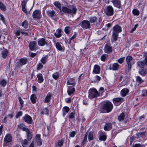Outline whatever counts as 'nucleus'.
Wrapping results in <instances>:
<instances>
[{"label":"nucleus","mask_w":147,"mask_h":147,"mask_svg":"<svg viewBox=\"0 0 147 147\" xmlns=\"http://www.w3.org/2000/svg\"><path fill=\"white\" fill-rule=\"evenodd\" d=\"M136 81L139 84L143 83L144 82V80L142 79L141 77L139 76H136Z\"/></svg>","instance_id":"34"},{"label":"nucleus","mask_w":147,"mask_h":147,"mask_svg":"<svg viewBox=\"0 0 147 147\" xmlns=\"http://www.w3.org/2000/svg\"><path fill=\"white\" fill-rule=\"evenodd\" d=\"M72 30L71 28L69 26H67L65 27V33L67 35H69L70 33Z\"/></svg>","instance_id":"32"},{"label":"nucleus","mask_w":147,"mask_h":147,"mask_svg":"<svg viewBox=\"0 0 147 147\" xmlns=\"http://www.w3.org/2000/svg\"><path fill=\"white\" fill-rule=\"evenodd\" d=\"M61 30L59 29L57 30L55 33V36L57 38L60 37L61 35Z\"/></svg>","instance_id":"35"},{"label":"nucleus","mask_w":147,"mask_h":147,"mask_svg":"<svg viewBox=\"0 0 147 147\" xmlns=\"http://www.w3.org/2000/svg\"><path fill=\"white\" fill-rule=\"evenodd\" d=\"M27 133V138L28 140H30L32 138V134H31L30 132L29 129L28 130V131H26Z\"/></svg>","instance_id":"43"},{"label":"nucleus","mask_w":147,"mask_h":147,"mask_svg":"<svg viewBox=\"0 0 147 147\" xmlns=\"http://www.w3.org/2000/svg\"><path fill=\"white\" fill-rule=\"evenodd\" d=\"M79 25L84 29H87L90 28V22L87 20L82 21Z\"/></svg>","instance_id":"6"},{"label":"nucleus","mask_w":147,"mask_h":147,"mask_svg":"<svg viewBox=\"0 0 147 147\" xmlns=\"http://www.w3.org/2000/svg\"><path fill=\"white\" fill-rule=\"evenodd\" d=\"M49 110L47 108H45L43 109L41 112L42 114H45L48 115Z\"/></svg>","instance_id":"41"},{"label":"nucleus","mask_w":147,"mask_h":147,"mask_svg":"<svg viewBox=\"0 0 147 147\" xmlns=\"http://www.w3.org/2000/svg\"><path fill=\"white\" fill-rule=\"evenodd\" d=\"M125 117V114L124 113H122L119 115L118 116V119L119 121L123 120Z\"/></svg>","instance_id":"38"},{"label":"nucleus","mask_w":147,"mask_h":147,"mask_svg":"<svg viewBox=\"0 0 147 147\" xmlns=\"http://www.w3.org/2000/svg\"><path fill=\"white\" fill-rule=\"evenodd\" d=\"M27 62V59L22 58L20 59L19 61L17 62L16 63V66L17 67L20 68L22 65L26 64Z\"/></svg>","instance_id":"9"},{"label":"nucleus","mask_w":147,"mask_h":147,"mask_svg":"<svg viewBox=\"0 0 147 147\" xmlns=\"http://www.w3.org/2000/svg\"><path fill=\"white\" fill-rule=\"evenodd\" d=\"M100 96V94L94 88H92L90 90L88 97L89 98L92 99Z\"/></svg>","instance_id":"4"},{"label":"nucleus","mask_w":147,"mask_h":147,"mask_svg":"<svg viewBox=\"0 0 147 147\" xmlns=\"http://www.w3.org/2000/svg\"><path fill=\"white\" fill-rule=\"evenodd\" d=\"M72 86H68L67 88V91L68 95L70 96L73 94L75 91V89Z\"/></svg>","instance_id":"16"},{"label":"nucleus","mask_w":147,"mask_h":147,"mask_svg":"<svg viewBox=\"0 0 147 147\" xmlns=\"http://www.w3.org/2000/svg\"><path fill=\"white\" fill-rule=\"evenodd\" d=\"M133 14L135 15L138 16L139 14V11L137 9H134L132 11Z\"/></svg>","instance_id":"50"},{"label":"nucleus","mask_w":147,"mask_h":147,"mask_svg":"<svg viewBox=\"0 0 147 147\" xmlns=\"http://www.w3.org/2000/svg\"><path fill=\"white\" fill-rule=\"evenodd\" d=\"M12 140V137L9 134H7L6 135L4 139V144L3 146H9L6 144V143L11 142Z\"/></svg>","instance_id":"10"},{"label":"nucleus","mask_w":147,"mask_h":147,"mask_svg":"<svg viewBox=\"0 0 147 147\" xmlns=\"http://www.w3.org/2000/svg\"><path fill=\"white\" fill-rule=\"evenodd\" d=\"M67 79V80L66 83L67 85H71L72 86L74 87L75 86L76 83L74 78H72Z\"/></svg>","instance_id":"20"},{"label":"nucleus","mask_w":147,"mask_h":147,"mask_svg":"<svg viewBox=\"0 0 147 147\" xmlns=\"http://www.w3.org/2000/svg\"><path fill=\"white\" fill-rule=\"evenodd\" d=\"M7 84V82L4 79H2L0 80V84L1 86L5 87Z\"/></svg>","instance_id":"40"},{"label":"nucleus","mask_w":147,"mask_h":147,"mask_svg":"<svg viewBox=\"0 0 147 147\" xmlns=\"http://www.w3.org/2000/svg\"><path fill=\"white\" fill-rule=\"evenodd\" d=\"M126 60L127 65H126L125 70L127 72H129L131 69V65L134 63L135 62L133 57L129 55L126 57Z\"/></svg>","instance_id":"2"},{"label":"nucleus","mask_w":147,"mask_h":147,"mask_svg":"<svg viewBox=\"0 0 147 147\" xmlns=\"http://www.w3.org/2000/svg\"><path fill=\"white\" fill-rule=\"evenodd\" d=\"M112 2L115 7L118 8H120L121 3L119 0H112Z\"/></svg>","instance_id":"24"},{"label":"nucleus","mask_w":147,"mask_h":147,"mask_svg":"<svg viewBox=\"0 0 147 147\" xmlns=\"http://www.w3.org/2000/svg\"><path fill=\"white\" fill-rule=\"evenodd\" d=\"M36 141L37 145L40 146L42 145V142L41 139L36 140Z\"/></svg>","instance_id":"59"},{"label":"nucleus","mask_w":147,"mask_h":147,"mask_svg":"<svg viewBox=\"0 0 147 147\" xmlns=\"http://www.w3.org/2000/svg\"><path fill=\"white\" fill-rule=\"evenodd\" d=\"M59 74L58 72H56L52 75V77L55 80L57 79L59 77Z\"/></svg>","instance_id":"42"},{"label":"nucleus","mask_w":147,"mask_h":147,"mask_svg":"<svg viewBox=\"0 0 147 147\" xmlns=\"http://www.w3.org/2000/svg\"><path fill=\"white\" fill-rule=\"evenodd\" d=\"M99 91L98 94H100V96H102L103 93L105 92L104 88L102 87H100L99 90Z\"/></svg>","instance_id":"45"},{"label":"nucleus","mask_w":147,"mask_h":147,"mask_svg":"<svg viewBox=\"0 0 147 147\" xmlns=\"http://www.w3.org/2000/svg\"><path fill=\"white\" fill-rule=\"evenodd\" d=\"M32 16L34 19H39L41 16L40 11L39 10H36L33 12Z\"/></svg>","instance_id":"8"},{"label":"nucleus","mask_w":147,"mask_h":147,"mask_svg":"<svg viewBox=\"0 0 147 147\" xmlns=\"http://www.w3.org/2000/svg\"><path fill=\"white\" fill-rule=\"evenodd\" d=\"M112 128V124L111 123L108 122L106 123L104 127V129L105 131L110 130Z\"/></svg>","instance_id":"23"},{"label":"nucleus","mask_w":147,"mask_h":147,"mask_svg":"<svg viewBox=\"0 0 147 147\" xmlns=\"http://www.w3.org/2000/svg\"><path fill=\"white\" fill-rule=\"evenodd\" d=\"M48 57L49 56L48 55H46L41 58L40 60V62L43 65L45 64L47 61V59Z\"/></svg>","instance_id":"28"},{"label":"nucleus","mask_w":147,"mask_h":147,"mask_svg":"<svg viewBox=\"0 0 147 147\" xmlns=\"http://www.w3.org/2000/svg\"><path fill=\"white\" fill-rule=\"evenodd\" d=\"M38 78L37 82L40 83L44 81V78L42 75L41 73H39L36 75Z\"/></svg>","instance_id":"26"},{"label":"nucleus","mask_w":147,"mask_h":147,"mask_svg":"<svg viewBox=\"0 0 147 147\" xmlns=\"http://www.w3.org/2000/svg\"><path fill=\"white\" fill-rule=\"evenodd\" d=\"M76 11V8L74 7H72L69 8L65 7V13H67L71 15L75 14Z\"/></svg>","instance_id":"7"},{"label":"nucleus","mask_w":147,"mask_h":147,"mask_svg":"<svg viewBox=\"0 0 147 147\" xmlns=\"http://www.w3.org/2000/svg\"><path fill=\"white\" fill-rule=\"evenodd\" d=\"M0 19L3 23H5V20L3 15L1 14H0Z\"/></svg>","instance_id":"63"},{"label":"nucleus","mask_w":147,"mask_h":147,"mask_svg":"<svg viewBox=\"0 0 147 147\" xmlns=\"http://www.w3.org/2000/svg\"><path fill=\"white\" fill-rule=\"evenodd\" d=\"M75 115V113L72 112L69 114V117L70 119H72L74 118Z\"/></svg>","instance_id":"53"},{"label":"nucleus","mask_w":147,"mask_h":147,"mask_svg":"<svg viewBox=\"0 0 147 147\" xmlns=\"http://www.w3.org/2000/svg\"><path fill=\"white\" fill-rule=\"evenodd\" d=\"M99 136V140L101 141H105L107 137L106 136V133L105 132H103L100 131L98 133Z\"/></svg>","instance_id":"18"},{"label":"nucleus","mask_w":147,"mask_h":147,"mask_svg":"<svg viewBox=\"0 0 147 147\" xmlns=\"http://www.w3.org/2000/svg\"><path fill=\"white\" fill-rule=\"evenodd\" d=\"M93 72L95 74H98L100 72V67L98 65H95L94 66Z\"/></svg>","instance_id":"29"},{"label":"nucleus","mask_w":147,"mask_h":147,"mask_svg":"<svg viewBox=\"0 0 147 147\" xmlns=\"http://www.w3.org/2000/svg\"><path fill=\"white\" fill-rule=\"evenodd\" d=\"M137 64L138 66L142 68L144 67L145 65L144 62L141 61H138L137 62Z\"/></svg>","instance_id":"37"},{"label":"nucleus","mask_w":147,"mask_h":147,"mask_svg":"<svg viewBox=\"0 0 147 147\" xmlns=\"http://www.w3.org/2000/svg\"><path fill=\"white\" fill-rule=\"evenodd\" d=\"M125 59V57L121 58L117 60V62L120 64H122L124 62Z\"/></svg>","instance_id":"51"},{"label":"nucleus","mask_w":147,"mask_h":147,"mask_svg":"<svg viewBox=\"0 0 147 147\" xmlns=\"http://www.w3.org/2000/svg\"><path fill=\"white\" fill-rule=\"evenodd\" d=\"M108 56V55L106 54L102 55L100 57L101 60L103 61H105L107 58Z\"/></svg>","instance_id":"44"},{"label":"nucleus","mask_w":147,"mask_h":147,"mask_svg":"<svg viewBox=\"0 0 147 147\" xmlns=\"http://www.w3.org/2000/svg\"><path fill=\"white\" fill-rule=\"evenodd\" d=\"M22 111H20L18 112V113L16 115V118H18L20 116H22Z\"/></svg>","instance_id":"61"},{"label":"nucleus","mask_w":147,"mask_h":147,"mask_svg":"<svg viewBox=\"0 0 147 147\" xmlns=\"http://www.w3.org/2000/svg\"><path fill=\"white\" fill-rule=\"evenodd\" d=\"M104 12L107 16H113L114 14L113 8L111 6H108L105 7Z\"/></svg>","instance_id":"5"},{"label":"nucleus","mask_w":147,"mask_h":147,"mask_svg":"<svg viewBox=\"0 0 147 147\" xmlns=\"http://www.w3.org/2000/svg\"><path fill=\"white\" fill-rule=\"evenodd\" d=\"M18 127L22 130L23 131H28L29 129L27 128H26L25 127V125H24L22 124H20L18 125Z\"/></svg>","instance_id":"31"},{"label":"nucleus","mask_w":147,"mask_h":147,"mask_svg":"<svg viewBox=\"0 0 147 147\" xmlns=\"http://www.w3.org/2000/svg\"><path fill=\"white\" fill-rule=\"evenodd\" d=\"M147 73V69H140L138 71V73L142 76H145Z\"/></svg>","instance_id":"27"},{"label":"nucleus","mask_w":147,"mask_h":147,"mask_svg":"<svg viewBox=\"0 0 147 147\" xmlns=\"http://www.w3.org/2000/svg\"><path fill=\"white\" fill-rule=\"evenodd\" d=\"M43 65L42 63H39L37 65V70H40L42 69Z\"/></svg>","instance_id":"46"},{"label":"nucleus","mask_w":147,"mask_h":147,"mask_svg":"<svg viewBox=\"0 0 147 147\" xmlns=\"http://www.w3.org/2000/svg\"><path fill=\"white\" fill-rule=\"evenodd\" d=\"M37 47L36 42L35 41L30 42L29 43V49L31 51H34L36 50Z\"/></svg>","instance_id":"15"},{"label":"nucleus","mask_w":147,"mask_h":147,"mask_svg":"<svg viewBox=\"0 0 147 147\" xmlns=\"http://www.w3.org/2000/svg\"><path fill=\"white\" fill-rule=\"evenodd\" d=\"M88 20H89V21L90 23H94L97 20V17L95 16L91 17L89 18Z\"/></svg>","instance_id":"36"},{"label":"nucleus","mask_w":147,"mask_h":147,"mask_svg":"<svg viewBox=\"0 0 147 147\" xmlns=\"http://www.w3.org/2000/svg\"><path fill=\"white\" fill-rule=\"evenodd\" d=\"M0 8L2 10L5 11L6 9V8L5 5L0 1Z\"/></svg>","instance_id":"48"},{"label":"nucleus","mask_w":147,"mask_h":147,"mask_svg":"<svg viewBox=\"0 0 147 147\" xmlns=\"http://www.w3.org/2000/svg\"><path fill=\"white\" fill-rule=\"evenodd\" d=\"M46 13L47 15L51 18H53L56 15L55 12L53 10H47Z\"/></svg>","instance_id":"25"},{"label":"nucleus","mask_w":147,"mask_h":147,"mask_svg":"<svg viewBox=\"0 0 147 147\" xmlns=\"http://www.w3.org/2000/svg\"><path fill=\"white\" fill-rule=\"evenodd\" d=\"M18 98L20 103L21 105V107L20 108V109H21L23 107L24 102L21 97H19Z\"/></svg>","instance_id":"47"},{"label":"nucleus","mask_w":147,"mask_h":147,"mask_svg":"<svg viewBox=\"0 0 147 147\" xmlns=\"http://www.w3.org/2000/svg\"><path fill=\"white\" fill-rule=\"evenodd\" d=\"M23 119L24 121L28 123H31L32 122V119L31 117L27 114H26L23 117Z\"/></svg>","instance_id":"21"},{"label":"nucleus","mask_w":147,"mask_h":147,"mask_svg":"<svg viewBox=\"0 0 147 147\" xmlns=\"http://www.w3.org/2000/svg\"><path fill=\"white\" fill-rule=\"evenodd\" d=\"M28 0H23L21 3V5L22 7H26V4Z\"/></svg>","instance_id":"52"},{"label":"nucleus","mask_w":147,"mask_h":147,"mask_svg":"<svg viewBox=\"0 0 147 147\" xmlns=\"http://www.w3.org/2000/svg\"><path fill=\"white\" fill-rule=\"evenodd\" d=\"M139 136L142 138L144 137L146 134V132L144 131L142 132H140L138 134Z\"/></svg>","instance_id":"56"},{"label":"nucleus","mask_w":147,"mask_h":147,"mask_svg":"<svg viewBox=\"0 0 147 147\" xmlns=\"http://www.w3.org/2000/svg\"><path fill=\"white\" fill-rule=\"evenodd\" d=\"M142 95L143 96H146L147 95V90H144L142 91Z\"/></svg>","instance_id":"60"},{"label":"nucleus","mask_w":147,"mask_h":147,"mask_svg":"<svg viewBox=\"0 0 147 147\" xmlns=\"http://www.w3.org/2000/svg\"><path fill=\"white\" fill-rule=\"evenodd\" d=\"M104 49L105 53H110L113 51L112 47L108 44H106L105 45Z\"/></svg>","instance_id":"17"},{"label":"nucleus","mask_w":147,"mask_h":147,"mask_svg":"<svg viewBox=\"0 0 147 147\" xmlns=\"http://www.w3.org/2000/svg\"><path fill=\"white\" fill-rule=\"evenodd\" d=\"M63 143V140H59L58 142V145L59 146H62Z\"/></svg>","instance_id":"57"},{"label":"nucleus","mask_w":147,"mask_h":147,"mask_svg":"<svg viewBox=\"0 0 147 147\" xmlns=\"http://www.w3.org/2000/svg\"><path fill=\"white\" fill-rule=\"evenodd\" d=\"M38 44V45L40 46H43L45 45L47 46L49 45V44L47 42L44 38H41L39 39Z\"/></svg>","instance_id":"13"},{"label":"nucleus","mask_w":147,"mask_h":147,"mask_svg":"<svg viewBox=\"0 0 147 147\" xmlns=\"http://www.w3.org/2000/svg\"><path fill=\"white\" fill-rule=\"evenodd\" d=\"M8 51L6 49H1L0 50V53L1 56L3 58H5L8 55Z\"/></svg>","instance_id":"19"},{"label":"nucleus","mask_w":147,"mask_h":147,"mask_svg":"<svg viewBox=\"0 0 147 147\" xmlns=\"http://www.w3.org/2000/svg\"><path fill=\"white\" fill-rule=\"evenodd\" d=\"M51 94L48 93L45 99L44 100V102L45 103H49L51 99Z\"/></svg>","instance_id":"30"},{"label":"nucleus","mask_w":147,"mask_h":147,"mask_svg":"<svg viewBox=\"0 0 147 147\" xmlns=\"http://www.w3.org/2000/svg\"><path fill=\"white\" fill-rule=\"evenodd\" d=\"M54 4L56 7L59 9L61 13L63 15L64 13V7H62L61 8V4L58 1H56Z\"/></svg>","instance_id":"12"},{"label":"nucleus","mask_w":147,"mask_h":147,"mask_svg":"<svg viewBox=\"0 0 147 147\" xmlns=\"http://www.w3.org/2000/svg\"><path fill=\"white\" fill-rule=\"evenodd\" d=\"M123 101V98H116L113 100L114 105L117 106L119 105Z\"/></svg>","instance_id":"11"},{"label":"nucleus","mask_w":147,"mask_h":147,"mask_svg":"<svg viewBox=\"0 0 147 147\" xmlns=\"http://www.w3.org/2000/svg\"><path fill=\"white\" fill-rule=\"evenodd\" d=\"M135 139V138L134 137L132 136L130 138V145H131L133 141Z\"/></svg>","instance_id":"64"},{"label":"nucleus","mask_w":147,"mask_h":147,"mask_svg":"<svg viewBox=\"0 0 147 147\" xmlns=\"http://www.w3.org/2000/svg\"><path fill=\"white\" fill-rule=\"evenodd\" d=\"M132 147H145L144 145H141L140 144H136L134 145Z\"/></svg>","instance_id":"58"},{"label":"nucleus","mask_w":147,"mask_h":147,"mask_svg":"<svg viewBox=\"0 0 147 147\" xmlns=\"http://www.w3.org/2000/svg\"><path fill=\"white\" fill-rule=\"evenodd\" d=\"M113 107V105L111 102L107 101L104 103L102 108L107 113H109L111 111Z\"/></svg>","instance_id":"3"},{"label":"nucleus","mask_w":147,"mask_h":147,"mask_svg":"<svg viewBox=\"0 0 147 147\" xmlns=\"http://www.w3.org/2000/svg\"><path fill=\"white\" fill-rule=\"evenodd\" d=\"M22 26L24 27L25 29H28V24L27 21L26 20H25L22 23Z\"/></svg>","instance_id":"39"},{"label":"nucleus","mask_w":147,"mask_h":147,"mask_svg":"<svg viewBox=\"0 0 147 147\" xmlns=\"http://www.w3.org/2000/svg\"><path fill=\"white\" fill-rule=\"evenodd\" d=\"M65 102L67 103H70L71 101V98H66L65 99Z\"/></svg>","instance_id":"62"},{"label":"nucleus","mask_w":147,"mask_h":147,"mask_svg":"<svg viewBox=\"0 0 147 147\" xmlns=\"http://www.w3.org/2000/svg\"><path fill=\"white\" fill-rule=\"evenodd\" d=\"M129 92V90L127 88L123 89L121 91L120 94L123 97L125 96Z\"/></svg>","instance_id":"22"},{"label":"nucleus","mask_w":147,"mask_h":147,"mask_svg":"<svg viewBox=\"0 0 147 147\" xmlns=\"http://www.w3.org/2000/svg\"><path fill=\"white\" fill-rule=\"evenodd\" d=\"M56 48L58 50L60 51H61L62 50V48L61 46L60 43L57 42L56 44Z\"/></svg>","instance_id":"49"},{"label":"nucleus","mask_w":147,"mask_h":147,"mask_svg":"<svg viewBox=\"0 0 147 147\" xmlns=\"http://www.w3.org/2000/svg\"><path fill=\"white\" fill-rule=\"evenodd\" d=\"M121 27L118 25H116L113 27L111 39L112 42H115L117 40L119 33L121 32Z\"/></svg>","instance_id":"1"},{"label":"nucleus","mask_w":147,"mask_h":147,"mask_svg":"<svg viewBox=\"0 0 147 147\" xmlns=\"http://www.w3.org/2000/svg\"><path fill=\"white\" fill-rule=\"evenodd\" d=\"M93 139V135L92 133L90 132L88 135V140L89 141L92 140Z\"/></svg>","instance_id":"54"},{"label":"nucleus","mask_w":147,"mask_h":147,"mask_svg":"<svg viewBox=\"0 0 147 147\" xmlns=\"http://www.w3.org/2000/svg\"><path fill=\"white\" fill-rule=\"evenodd\" d=\"M37 97L36 95L32 94L30 96V100L32 102L33 104H34L36 102Z\"/></svg>","instance_id":"33"},{"label":"nucleus","mask_w":147,"mask_h":147,"mask_svg":"<svg viewBox=\"0 0 147 147\" xmlns=\"http://www.w3.org/2000/svg\"><path fill=\"white\" fill-rule=\"evenodd\" d=\"M120 68V65L117 63H114L110 65L109 69L113 71H117Z\"/></svg>","instance_id":"14"},{"label":"nucleus","mask_w":147,"mask_h":147,"mask_svg":"<svg viewBox=\"0 0 147 147\" xmlns=\"http://www.w3.org/2000/svg\"><path fill=\"white\" fill-rule=\"evenodd\" d=\"M76 134V132L75 131H73L69 132V135L71 137H74L75 135Z\"/></svg>","instance_id":"55"}]
</instances>
